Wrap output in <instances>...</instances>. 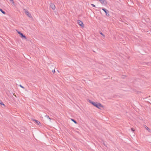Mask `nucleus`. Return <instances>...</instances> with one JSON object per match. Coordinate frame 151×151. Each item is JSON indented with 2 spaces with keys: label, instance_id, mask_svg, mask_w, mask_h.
<instances>
[{
  "label": "nucleus",
  "instance_id": "f257e3e1",
  "mask_svg": "<svg viewBox=\"0 0 151 151\" xmlns=\"http://www.w3.org/2000/svg\"><path fill=\"white\" fill-rule=\"evenodd\" d=\"M90 102L98 108L101 109V108L103 107V106L100 103L93 102L91 101Z\"/></svg>",
  "mask_w": 151,
  "mask_h": 151
},
{
  "label": "nucleus",
  "instance_id": "f03ea898",
  "mask_svg": "<svg viewBox=\"0 0 151 151\" xmlns=\"http://www.w3.org/2000/svg\"><path fill=\"white\" fill-rule=\"evenodd\" d=\"M20 35V37L21 38H22V39H26V36L24 35L22 33H21L19 31H17V32Z\"/></svg>",
  "mask_w": 151,
  "mask_h": 151
},
{
  "label": "nucleus",
  "instance_id": "7ed1b4c3",
  "mask_svg": "<svg viewBox=\"0 0 151 151\" xmlns=\"http://www.w3.org/2000/svg\"><path fill=\"white\" fill-rule=\"evenodd\" d=\"M77 23L82 27H84V24H83V22L80 20H78L77 21Z\"/></svg>",
  "mask_w": 151,
  "mask_h": 151
},
{
  "label": "nucleus",
  "instance_id": "20e7f679",
  "mask_svg": "<svg viewBox=\"0 0 151 151\" xmlns=\"http://www.w3.org/2000/svg\"><path fill=\"white\" fill-rule=\"evenodd\" d=\"M102 9L105 13L107 16H109V11L107 10L104 8H102Z\"/></svg>",
  "mask_w": 151,
  "mask_h": 151
},
{
  "label": "nucleus",
  "instance_id": "39448f33",
  "mask_svg": "<svg viewBox=\"0 0 151 151\" xmlns=\"http://www.w3.org/2000/svg\"><path fill=\"white\" fill-rule=\"evenodd\" d=\"M24 10L25 11V13L29 17H32V16L31 14L29 13L28 11H27L26 9H24Z\"/></svg>",
  "mask_w": 151,
  "mask_h": 151
},
{
  "label": "nucleus",
  "instance_id": "423d86ee",
  "mask_svg": "<svg viewBox=\"0 0 151 151\" xmlns=\"http://www.w3.org/2000/svg\"><path fill=\"white\" fill-rule=\"evenodd\" d=\"M50 6L53 10H54L55 8V4L52 3H51L50 4Z\"/></svg>",
  "mask_w": 151,
  "mask_h": 151
},
{
  "label": "nucleus",
  "instance_id": "0eeeda50",
  "mask_svg": "<svg viewBox=\"0 0 151 151\" xmlns=\"http://www.w3.org/2000/svg\"><path fill=\"white\" fill-rule=\"evenodd\" d=\"M102 4H105L106 3V1L105 0H99Z\"/></svg>",
  "mask_w": 151,
  "mask_h": 151
},
{
  "label": "nucleus",
  "instance_id": "6e6552de",
  "mask_svg": "<svg viewBox=\"0 0 151 151\" xmlns=\"http://www.w3.org/2000/svg\"><path fill=\"white\" fill-rule=\"evenodd\" d=\"M34 121H35L36 122V123L38 125H39L40 124V123L38 120L34 119Z\"/></svg>",
  "mask_w": 151,
  "mask_h": 151
},
{
  "label": "nucleus",
  "instance_id": "1a4fd4ad",
  "mask_svg": "<svg viewBox=\"0 0 151 151\" xmlns=\"http://www.w3.org/2000/svg\"><path fill=\"white\" fill-rule=\"evenodd\" d=\"M145 126V128L149 132H150L151 131V130L149 128H148L147 126H146V125Z\"/></svg>",
  "mask_w": 151,
  "mask_h": 151
},
{
  "label": "nucleus",
  "instance_id": "9d476101",
  "mask_svg": "<svg viewBox=\"0 0 151 151\" xmlns=\"http://www.w3.org/2000/svg\"><path fill=\"white\" fill-rule=\"evenodd\" d=\"M71 120L75 124H76L77 123V122L74 119H71Z\"/></svg>",
  "mask_w": 151,
  "mask_h": 151
},
{
  "label": "nucleus",
  "instance_id": "9b49d317",
  "mask_svg": "<svg viewBox=\"0 0 151 151\" xmlns=\"http://www.w3.org/2000/svg\"><path fill=\"white\" fill-rule=\"evenodd\" d=\"M0 11L4 14H6V12L3 11L1 9H0Z\"/></svg>",
  "mask_w": 151,
  "mask_h": 151
},
{
  "label": "nucleus",
  "instance_id": "f8f14e48",
  "mask_svg": "<svg viewBox=\"0 0 151 151\" xmlns=\"http://www.w3.org/2000/svg\"><path fill=\"white\" fill-rule=\"evenodd\" d=\"M0 104H1V105H3L4 106L5 105L4 104V103L2 102V101L1 100H0Z\"/></svg>",
  "mask_w": 151,
  "mask_h": 151
},
{
  "label": "nucleus",
  "instance_id": "ddd939ff",
  "mask_svg": "<svg viewBox=\"0 0 151 151\" xmlns=\"http://www.w3.org/2000/svg\"><path fill=\"white\" fill-rule=\"evenodd\" d=\"M45 116L47 118L49 119H51L48 115H45Z\"/></svg>",
  "mask_w": 151,
  "mask_h": 151
},
{
  "label": "nucleus",
  "instance_id": "4468645a",
  "mask_svg": "<svg viewBox=\"0 0 151 151\" xmlns=\"http://www.w3.org/2000/svg\"><path fill=\"white\" fill-rule=\"evenodd\" d=\"M19 86L22 88H23V89H24V88L23 86H22V85H19Z\"/></svg>",
  "mask_w": 151,
  "mask_h": 151
},
{
  "label": "nucleus",
  "instance_id": "2eb2a0df",
  "mask_svg": "<svg viewBox=\"0 0 151 151\" xmlns=\"http://www.w3.org/2000/svg\"><path fill=\"white\" fill-rule=\"evenodd\" d=\"M100 34L101 35H102L104 37H105V35L103 34L102 32H100Z\"/></svg>",
  "mask_w": 151,
  "mask_h": 151
},
{
  "label": "nucleus",
  "instance_id": "dca6fc26",
  "mask_svg": "<svg viewBox=\"0 0 151 151\" xmlns=\"http://www.w3.org/2000/svg\"><path fill=\"white\" fill-rule=\"evenodd\" d=\"M91 5L93 7H96V6L95 5L93 4H91Z\"/></svg>",
  "mask_w": 151,
  "mask_h": 151
},
{
  "label": "nucleus",
  "instance_id": "f3484780",
  "mask_svg": "<svg viewBox=\"0 0 151 151\" xmlns=\"http://www.w3.org/2000/svg\"><path fill=\"white\" fill-rule=\"evenodd\" d=\"M131 129V130H132V131H133V132H134V129L133 128H132Z\"/></svg>",
  "mask_w": 151,
  "mask_h": 151
},
{
  "label": "nucleus",
  "instance_id": "a211bd4d",
  "mask_svg": "<svg viewBox=\"0 0 151 151\" xmlns=\"http://www.w3.org/2000/svg\"><path fill=\"white\" fill-rule=\"evenodd\" d=\"M9 1H11L13 3H14L13 0H9Z\"/></svg>",
  "mask_w": 151,
  "mask_h": 151
},
{
  "label": "nucleus",
  "instance_id": "6ab92c4d",
  "mask_svg": "<svg viewBox=\"0 0 151 151\" xmlns=\"http://www.w3.org/2000/svg\"><path fill=\"white\" fill-rule=\"evenodd\" d=\"M55 72V70H52V72H53V73H54Z\"/></svg>",
  "mask_w": 151,
  "mask_h": 151
}]
</instances>
